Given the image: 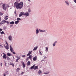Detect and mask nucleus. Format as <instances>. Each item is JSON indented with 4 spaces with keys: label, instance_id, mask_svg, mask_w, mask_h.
Returning a JSON list of instances; mask_svg holds the SVG:
<instances>
[{
    "label": "nucleus",
    "instance_id": "nucleus-31",
    "mask_svg": "<svg viewBox=\"0 0 76 76\" xmlns=\"http://www.w3.org/2000/svg\"><path fill=\"white\" fill-rule=\"evenodd\" d=\"M1 35H2V34H4V31H2L1 32Z\"/></svg>",
    "mask_w": 76,
    "mask_h": 76
},
{
    "label": "nucleus",
    "instance_id": "nucleus-34",
    "mask_svg": "<svg viewBox=\"0 0 76 76\" xmlns=\"http://www.w3.org/2000/svg\"><path fill=\"white\" fill-rule=\"evenodd\" d=\"M31 9H28V12L30 13V12H31Z\"/></svg>",
    "mask_w": 76,
    "mask_h": 76
},
{
    "label": "nucleus",
    "instance_id": "nucleus-25",
    "mask_svg": "<svg viewBox=\"0 0 76 76\" xmlns=\"http://www.w3.org/2000/svg\"><path fill=\"white\" fill-rule=\"evenodd\" d=\"M4 47H5V48L7 50H8V49H9V47H8L7 46H4Z\"/></svg>",
    "mask_w": 76,
    "mask_h": 76
},
{
    "label": "nucleus",
    "instance_id": "nucleus-58",
    "mask_svg": "<svg viewBox=\"0 0 76 76\" xmlns=\"http://www.w3.org/2000/svg\"><path fill=\"white\" fill-rule=\"evenodd\" d=\"M1 56H2V54H1Z\"/></svg>",
    "mask_w": 76,
    "mask_h": 76
},
{
    "label": "nucleus",
    "instance_id": "nucleus-40",
    "mask_svg": "<svg viewBox=\"0 0 76 76\" xmlns=\"http://www.w3.org/2000/svg\"><path fill=\"white\" fill-rule=\"evenodd\" d=\"M13 54H16V53H15V52H12Z\"/></svg>",
    "mask_w": 76,
    "mask_h": 76
},
{
    "label": "nucleus",
    "instance_id": "nucleus-38",
    "mask_svg": "<svg viewBox=\"0 0 76 76\" xmlns=\"http://www.w3.org/2000/svg\"><path fill=\"white\" fill-rule=\"evenodd\" d=\"M18 60H19V59H17L16 60V62H17V63H18Z\"/></svg>",
    "mask_w": 76,
    "mask_h": 76
},
{
    "label": "nucleus",
    "instance_id": "nucleus-29",
    "mask_svg": "<svg viewBox=\"0 0 76 76\" xmlns=\"http://www.w3.org/2000/svg\"><path fill=\"white\" fill-rule=\"evenodd\" d=\"M66 4H67V6H69V3H68V1H65Z\"/></svg>",
    "mask_w": 76,
    "mask_h": 76
},
{
    "label": "nucleus",
    "instance_id": "nucleus-18",
    "mask_svg": "<svg viewBox=\"0 0 76 76\" xmlns=\"http://www.w3.org/2000/svg\"><path fill=\"white\" fill-rule=\"evenodd\" d=\"M42 72L41 71L39 70V71L38 72V75H41V74H42Z\"/></svg>",
    "mask_w": 76,
    "mask_h": 76
},
{
    "label": "nucleus",
    "instance_id": "nucleus-19",
    "mask_svg": "<svg viewBox=\"0 0 76 76\" xmlns=\"http://www.w3.org/2000/svg\"><path fill=\"white\" fill-rule=\"evenodd\" d=\"M27 64L28 66H29V65L31 64V62H30V61H28V62L27 63Z\"/></svg>",
    "mask_w": 76,
    "mask_h": 76
},
{
    "label": "nucleus",
    "instance_id": "nucleus-9",
    "mask_svg": "<svg viewBox=\"0 0 76 76\" xmlns=\"http://www.w3.org/2000/svg\"><path fill=\"white\" fill-rule=\"evenodd\" d=\"M32 51H29L28 53L27 54V56H30L31 55V54L32 53Z\"/></svg>",
    "mask_w": 76,
    "mask_h": 76
},
{
    "label": "nucleus",
    "instance_id": "nucleus-53",
    "mask_svg": "<svg viewBox=\"0 0 76 76\" xmlns=\"http://www.w3.org/2000/svg\"><path fill=\"white\" fill-rule=\"evenodd\" d=\"M0 25H1V22H0Z\"/></svg>",
    "mask_w": 76,
    "mask_h": 76
},
{
    "label": "nucleus",
    "instance_id": "nucleus-26",
    "mask_svg": "<svg viewBox=\"0 0 76 76\" xmlns=\"http://www.w3.org/2000/svg\"><path fill=\"white\" fill-rule=\"evenodd\" d=\"M10 23L11 25H13L15 23V22H14V21H12L10 22Z\"/></svg>",
    "mask_w": 76,
    "mask_h": 76
},
{
    "label": "nucleus",
    "instance_id": "nucleus-7",
    "mask_svg": "<svg viewBox=\"0 0 76 76\" xmlns=\"http://www.w3.org/2000/svg\"><path fill=\"white\" fill-rule=\"evenodd\" d=\"M9 74V72L7 71L5 72V73L4 74V76H6V75H7Z\"/></svg>",
    "mask_w": 76,
    "mask_h": 76
},
{
    "label": "nucleus",
    "instance_id": "nucleus-30",
    "mask_svg": "<svg viewBox=\"0 0 76 76\" xmlns=\"http://www.w3.org/2000/svg\"><path fill=\"white\" fill-rule=\"evenodd\" d=\"M4 23H10V22L8 21H6L5 20H4Z\"/></svg>",
    "mask_w": 76,
    "mask_h": 76
},
{
    "label": "nucleus",
    "instance_id": "nucleus-42",
    "mask_svg": "<svg viewBox=\"0 0 76 76\" xmlns=\"http://www.w3.org/2000/svg\"><path fill=\"white\" fill-rule=\"evenodd\" d=\"M3 31V29H2L1 28H0V32H1V31Z\"/></svg>",
    "mask_w": 76,
    "mask_h": 76
},
{
    "label": "nucleus",
    "instance_id": "nucleus-54",
    "mask_svg": "<svg viewBox=\"0 0 76 76\" xmlns=\"http://www.w3.org/2000/svg\"><path fill=\"white\" fill-rule=\"evenodd\" d=\"M45 58H46V57H45V58H44V59H45Z\"/></svg>",
    "mask_w": 76,
    "mask_h": 76
},
{
    "label": "nucleus",
    "instance_id": "nucleus-6",
    "mask_svg": "<svg viewBox=\"0 0 76 76\" xmlns=\"http://www.w3.org/2000/svg\"><path fill=\"white\" fill-rule=\"evenodd\" d=\"M33 60L34 61H35L37 60V57L35 56L33 58Z\"/></svg>",
    "mask_w": 76,
    "mask_h": 76
},
{
    "label": "nucleus",
    "instance_id": "nucleus-27",
    "mask_svg": "<svg viewBox=\"0 0 76 76\" xmlns=\"http://www.w3.org/2000/svg\"><path fill=\"white\" fill-rule=\"evenodd\" d=\"M1 25H2V24H3L4 23V20H3L2 21H1Z\"/></svg>",
    "mask_w": 76,
    "mask_h": 76
},
{
    "label": "nucleus",
    "instance_id": "nucleus-17",
    "mask_svg": "<svg viewBox=\"0 0 76 76\" xmlns=\"http://www.w3.org/2000/svg\"><path fill=\"white\" fill-rule=\"evenodd\" d=\"M22 65L23 66V68H25V63H24V62H23L22 63Z\"/></svg>",
    "mask_w": 76,
    "mask_h": 76
},
{
    "label": "nucleus",
    "instance_id": "nucleus-46",
    "mask_svg": "<svg viewBox=\"0 0 76 76\" xmlns=\"http://www.w3.org/2000/svg\"><path fill=\"white\" fill-rule=\"evenodd\" d=\"M18 60H19V59L20 60V57H18Z\"/></svg>",
    "mask_w": 76,
    "mask_h": 76
},
{
    "label": "nucleus",
    "instance_id": "nucleus-50",
    "mask_svg": "<svg viewBox=\"0 0 76 76\" xmlns=\"http://www.w3.org/2000/svg\"><path fill=\"white\" fill-rule=\"evenodd\" d=\"M74 2H75V3H76V0H74Z\"/></svg>",
    "mask_w": 76,
    "mask_h": 76
},
{
    "label": "nucleus",
    "instance_id": "nucleus-55",
    "mask_svg": "<svg viewBox=\"0 0 76 76\" xmlns=\"http://www.w3.org/2000/svg\"><path fill=\"white\" fill-rule=\"evenodd\" d=\"M16 57H17V58H18V56H16Z\"/></svg>",
    "mask_w": 76,
    "mask_h": 76
},
{
    "label": "nucleus",
    "instance_id": "nucleus-51",
    "mask_svg": "<svg viewBox=\"0 0 76 76\" xmlns=\"http://www.w3.org/2000/svg\"><path fill=\"white\" fill-rule=\"evenodd\" d=\"M28 1H29L30 2H31V0H27Z\"/></svg>",
    "mask_w": 76,
    "mask_h": 76
},
{
    "label": "nucleus",
    "instance_id": "nucleus-15",
    "mask_svg": "<svg viewBox=\"0 0 76 76\" xmlns=\"http://www.w3.org/2000/svg\"><path fill=\"white\" fill-rule=\"evenodd\" d=\"M7 56H9V57H10V56H12V54L10 53H7Z\"/></svg>",
    "mask_w": 76,
    "mask_h": 76
},
{
    "label": "nucleus",
    "instance_id": "nucleus-5",
    "mask_svg": "<svg viewBox=\"0 0 76 76\" xmlns=\"http://www.w3.org/2000/svg\"><path fill=\"white\" fill-rule=\"evenodd\" d=\"M8 39L10 41H12V39L13 38H12V37L11 36H9L8 37Z\"/></svg>",
    "mask_w": 76,
    "mask_h": 76
},
{
    "label": "nucleus",
    "instance_id": "nucleus-2",
    "mask_svg": "<svg viewBox=\"0 0 76 76\" xmlns=\"http://www.w3.org/2000/svg\"><path fill=\"white\" fill-rule=\"evenodd\" d=\"M32 57H33V56H32L30 55L26 59V61L28 60L29 58V59H30V60L32 61Z\"/></svg>",
    "mask_w": 76,
    "mask_h": 76
},
{
    "label": "nucleus",
    "instance_id": "nucleus-52",
    "mask_svg": "<svg viewBox=\"0 0 76 76\" xmlns=\"http://www.w3.org/2000/svg\"><path fill=\"white\" fill-rule=\"evenodd\" d=\"M44 74H45V75H46V72H44Z\"/></svg>",
    "mask_w": 76,
    "mask_h": 76
},
{
    "label": "nucleus",
    "instance_id": "nucleus-20",
    "mask_svg": "<svg viewBox=\"0 0 76 76\" xmlns=\"http://www.w3.org/2000/svg\"><path fill=\"white\" fill-rule=\"evenodd\" d=\"M20 70V69L18 68L16 70V72H19V70Z\"/></svg>",
    "mask_w": 76,
    "mask_h": 76
},
{
    "label": "nucleus",
    "instance_id": "nucleus-37",
    "mask_svg": "<svg viewBox=\"0 0 76 76\" xmlns=\"http://www.w3.org/2000/svg\"><path fill=\"white\" fill-rule=\"evenodd\" d=\"M22 57H26V56H25V55H23L22 56Z\"/></svg>",
    "mask_w": 76,
    "mask_h": 76
},
{
    "label": "nucleus",
    "instance_id": "nucleus-1",
    "mask_svg": "<svg viewBox=\"0 0 76 76\" xmlns=\"http://www.w3.org/2000/svg\"><path fill=\"white\" fill-rule=\"evenodd\" d=\"M16 2H15L14 4V7H16L17 9H21L22 8V7L23 6V2H21L20 3H18L17 1H18V0H16Z\"/></svg>",
    "mask_w": 76,
    "mask_h": 76
},
{
    "label": "nucleus",
    "instance_id": "nucleus-35",
    "mask_svg": "<svg viewBox=\"0 0 76 76\" xmlns=\"http://www.w3.org/2000/svg\"><path fill=\"white\" fill-rule=\"evenodd\" d=\"M7 60H10V58H9V57L7 56Z\"/></svg>",
    "mask_w": 76,
    "mask_h": 76
},
{
    "label": "nucleus",
    "instance_id": "nucleus-22",
    "mask_svg": "<svg viewBox=\"0 0 76 76\" xmlns=\"http://www.w3.org/2000/svg\"><path fill=\"white\" fill-rule=\"evenodd\" d=\"M33 69H34V70H36V69H38V66H35L33 68Z\"/></svg>",
    "mask_w": 76,
    "mask_h": 76
},
{
    "label": "nucleus",
    "instance_id": "nucleus-48",
    "mask_svg": "<svg viewBox=\"0 0 76 76\" xmlns=\"http://www.w3.org/2000/svg\"><path fill=\"white\" fill-rule=\"evenodd\" d=\"M0 64H1V66H2V64H2V63H1Z\"/></svg>",
    "mask_w": 76,
    "mask_h": 76
},
{
    "label": "nucleus",
    "instance_id": "nucleus-4",
    "mask_svg": "<svg viewBox=\"0 0 76 76\" xmlns=\"http://www.w3.org/2000/svg\"><path fill=\"white\" fill-rule=\"evenodd\" d=\"M25 13L23 12H21L20 13V14L19 15V17H21L23 15H24Z\"/></svg>",
    "mask_w": 76,
    "mask_h": 76
},
{
    "label": "nucleus",
    "instance_id": "nucleus-33",
    "mask_svg": "<svg viewBox=\"0 0 76 76\" xmlns=\"http://www.w3.org/2000/svg\"><path fill=\"white\" fill-rule=\"evenodd\" d=\"M3 15V14L2 13H1V12H0V16H2V15Z\"/></svg>",
    "mask_w": 76,
    "mask_h": 76
},
{
    "label": "nucleus",
    "instance_id": "nucleus-13",
    "mask_svg": "<svg viewBox=\"0 0 76 76\" xmlns=\"http://www.w3.org/2000/svg\"><path fill=\"white\" fill-rule=\"evenodd\" d=\"M46 50H45V51L46 53H47L48 52V48L47 47H45Z\"/></svg>",
    "mask_w": 76,
    "mask_h": 76
},
{
    "label": "nucleus",
    "instance_id": "nucleus-56",
    "mask_svg": "<svg viewBox=\"0 0 76 76\" xmlns=\"http://www.w3.org/2000/svg\"><path fill=\"white\" fill-rule=\"evenodd\" d=\"M15 13L16 14V12H15Z\"/></svg>",
    "mask_w": 76,
    "mask_h": 76
},
{
    "label": "nucleus",
    "instance_id": "nucleus-60",
    "mask_svg": "<svg viewBox=\"0 0 76 76\" xmlns=\"http://www.w3.org/2000/svg\"><path fill=\"white\" fill-rule=\"evenodd\" d=\"M7 24H8V23Z\"/></svg>",
    "mask_w": 76,
    "mask_h": 76
},
{
    "label": "nucleus",
    "instance_id": "nucleus-45",
    "mask_svg": "<svg viewBox=\"0 0 76 76\" xmlns=\"http://www.w3.org/2000/svg\"><path fill=\"white\" fill-rule=\"evenodd\" d=\"M6 44H7V45H9L8 44V43L6 41Z\"/></svg>",
    "mask_w": 76,
    "mask_h": 76
},
{
    "label": "nucleus",
    "instance_id": "nucleus-28",
    "mask_svg": "<svg viewBox=\"0 0 76 76\" xmlns=\"http://www.w3.org/2000/svg\"><path fill=\"white\" fill-rule=\"evenodd\" d=\"M57 42V41H55L54 43L53 44V46H55L56 45V44Z\"/></svg>",
    "mask_w": 76,
    "mask_h": 76
},
{
    "label": "nucleus",
    "instance_id": "nucleus-3",
    "mask_svg": "<svg viewBox=\"0 0 76 76\" xmlns=\"http://www.w3.org/2000/svg\"><path fill=\"white\" fill-rule=\"evenodd\" d=\"M5 6V4H3L2 5V7L3 8V9L5 10L6 9V7Z\"/></svg>",
    "mask_w": 76,
    "mask_h": 76
},
{
    "label": "nucleus",
    "instance_id": "nucleus-24",
    "mask_svg": "<svg viewBox=\"0 0 76 76\" xmlns=\"http://www.w3.org/2000/svg\"><path fill=\"white\" fill-rule=\"evenodd\" d=\"M8 18H9L8 16L7 15L5 17V20H7V19H8Z\"/></svg>",
    "mask_w": 76,
    "mask_h": 76
},
{
    "label": "nucleus",
    "instance_id": "nucleus-10",
    "mask_svg": "<svg viewBox=\"0 0 76 76\" xmlns=\"http://www.w3.org/2000/svg\"><path fill=\"white\" fill-rule=\"evenodd\" d=\"M10 51L12 52H13V48H12V46H11V45L10 46Z\"/></svg>",
    "mask_w": 76,
    "mask_h": 76
},
{
    "label": "nucleus",
    "instance_id": "nucleus-21",
    "mask_svg": "<svg viewBox=\"0 0 76 76\" xmlns=\"http://www.w3.org/2000/svg\"><path fill=\"white\" fill-rule=\"evenodd\" d=\"M38 48V46L36 47L35 48H34L33 49V51H35Z\"/></svg>",
    "mask_w": 76,
    "mask_h": 76
},
{
    "label": "nucleus",
    "instance_id": "nucleus-39",
    "mask_svg": "<svg viewBox=\"0 0 76 76\" xmlns=\"http://www.w3.org/2000/svg\"><path fill=\"white\" fill-rule=\"evenodd\" d=\"M17 20H21V19L19 18H17Z\"/></svg>",
    "mask_w": 76,
    "mask_h": 76
},
{
    "label": "nucleus",
    "instance_id": "nucleus-47",
    "mask_svg": "<svg viewBox=\"0 0 76 76\" xmlns=\"http://www.w3.org/2000/svg\"><path fill=\"white\" fill-rule=\"evenodd\" d=\"M50 73V72H46V75H48Z\"/></svg>",
    "mask_w": 76,
    "mask_h": 76
},
{
    "label": "nucleus",
    "instance_id": "nucleus-43",
    "mask_svg": "<svg viewBox=\"0 0 76 76\" xmlns=\"http://www.w3.org/2000/svg\"><path fill=\"white\" fill-rule=\"evenodd\" d=\"M6 29H7L6 27H4V30H6Z\"/></svg>",
    "mask_w": 76,
    "mask_h": 76
},
{
    "label": "nucleus",
    "instance_id": "nucleus-16",
    "mask_svg": "<svg viewBox=\"0 0 76 76\" xmlns=\"http://www.w3.org/2000/svg\"><path fill=\"white\" fill-rule=\"evenodd\" d=\"M35 65H33V66H31V67L30 68V69L31 70H32L33 69H34V68L35 67Z\"/></svg>",
    "mask_w": 76,
    "mask_h": 76
},
{
    "label": "nucleus",
    "instance_id": "nucleus-32",
    "mask_svg": "<svg viewBox=\"0 0 76 76\" xmlns=\"http://www.w3.org/2000/svg\"><path fill=\"white\" fill-rule=\"evenodd\" d=\"M10 65H12V66L13 67H14V64H10Z\"/></svg>",
    "mask_w": 76,
    "mask_h": 76
},
{
    "label": "nucleus",
    "instance_id": "nucleus-59",
    "mask_svg": "<svg viewBox=\"0 0 76 76\" xmlns=\"http://www.w3.org/2000/svg\"><path fill=\"white\" fill-rule=\"evenodd\" d=\"M47 76L45 75V76Z\"/></svg>",
    "mask_w": 76,
    "mask_h": 76
},
{
    "label": "nucleus",
    "instance_id": "nucleus-11",
    "mask_svg": "<svg viewBox=\"0 0 76 76\" xmlns=\"http://www.w3.org/2000/svg\"><path fill=\"white\" fill-rule=\"evenodd\" d=\"M3 58L5 59L7 58V57H6V55L5 54H4V56H3Z\"/></svg>",
    "mask_w": 76,
    "mask_h": 76
},
{
    "label": "nucleus",
    "instance_id": "nucleus-14",
    "mask_svg": "<svg viewBox=\"0 0 76 76\" xmlns=\"http://www.w3.org/2000/svg\"><path fill=\"white\" fill-rule=\"evenodd\" d=\"M39 33V30H38V29H37L36 30V34H38Z\"/></svg>",
    "mask_w": 76,
    "mask_h": 76
},
{
    "label": "nucleus",
    "instance_id": "nucleus-8",
    "mask_svg": "<svg viewBox=\"0 0 76 76\" xmlns=\"http://www.w3.org/2000/svg\"><path fill=\"white\" fill-rule=\"evenodd\" d=\"M29 15V13L28 12H26L25 13H24V16H26L27 17V16H28Z\"/></svg>",
    "mask_w": 76,
    "mask_h": 76
},
{
    "label": "nucleus",
    "instance_id": "nucleus-57",
    "mask_svg": "<svg viewBox=\"0 0 76 76\" xmlns=\"http://www.w3.org/2000/svg\"><path fill=\"white\" fill-rule=\"evenodd\" d=\"M3 54H4V53H3Z\"/></svg>",
    "mask_w": 76,
    "mask_h": 76
},
{
    "label": "nucleus",
    "instance_id": "nucleus-23",
    "mask_svg": "<svg viewBox=\"0 0 76 76\" xmlns=\"http://www.w3.org/2000/svg\"><path fill=\"white\" fill-rule=\"evenodd\" d=\"M19 20H18L15 22V24H18L19 23Z\"/></svg>",
    "mask_w": 76,
    "mask_h": 76
},
{
    "label": "nucleus",
    "instance_id": "nucleus-12",
    "mask_svg": "<svg viewBox=\"0 0 76 76\" xmlns=\"http://www.w3.org/2000/svg\"><path fill=\"white\" fill-rule=\"evenodd\" d=\"M39 31L40 32H45V31H46L45 30H42L39 29Z\"/></svg>",
    "mask_w": 76,
    "mask_h": 76
},
{
    "label": "nucleus",
    "instance_id": "nucleus-44",
    "mask_svg": "<svg viewBox=\"0 0 76 76\" xmlns=\"http://www.w3.org/2000/svg\"><path fill=\"white\" fill-rule=\"evenodd\" d=\"M0 47H3V46L2 45H1V44H0Z\"/></svg>",
    "mask_w": 76,
    "mask_h": 76
},
{
    "label": "nucleus",
    "instance_id": "nucleus-49",
    "mask_svg": "<svg viewBox=\"0 0 76 76\" xmlns=\"http://www.w3.org/2000/svg\"><path fill=\"white\" fill-rule=\"evenodd\" d=\"M24 73V72H22V73H21V74L22 75H23V74Z\"/></svg>",
    "mask_w": 76,
    "mask_h": 76
},
{
    "label": "nucleus",
    "instance_id": "nucleus-36",
    "mask_svg": "<svg viewBox=\"0 0 76 76\" xmlns=\"http://www.w3.org/2000/svg\"><path fill=\"white\" fill-rule=\"evenodd\" d=\"M39 52L40 54V55H41V56H42V53L40 51H39Z\"/></svg>",
    "mask_w": 76,
    "mask_h": 76
},
{
    "label": "nucleus",
    "instance_id": "nucleus-41",
    "mask_svg": "<svg viewBox=\"0 0 76 76\" xmlns=\"http://www.w3.org/2000/svg\"><path fill=\"white\" fill-rule=\"evenodd\" d=\"M6 64H7V63H6V62H5V66H7V65H6Z\"/></svg>",
    "mask_w": 76,
    "mask_h": 76
}]
</instances>
